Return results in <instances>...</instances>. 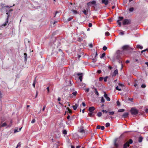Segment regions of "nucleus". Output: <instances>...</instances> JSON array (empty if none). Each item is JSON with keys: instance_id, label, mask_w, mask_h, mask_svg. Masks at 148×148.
I'll list each match as a JSON object with an SVG mask.
<instances>
[{"instance_id": "obj_32", "label": "nucleus", "mask_w": 148, "mask_h": 148, "mask_svg": "<svg viewBox=\"0 0 148 148\" xmlns=\"http://www.w3.org/2000/svg\"><path fill=\"white\" fill-rule=\"evenodd\" d=\"M110 123H107L106 124V127H107L110 126Z\"/></svg>"}, {"instance_id": "obj_4", "label": "nucleus", "mask_w": 148, "mask_h": 148, "mask_svg": "<svg viewBox=\"0 0 148 148\" xmlns=\"http://www.w3.org/2000/svg\"><path fill=\"white\" fill-rule=\"evenodd\" d=\"M131 23V21L130 19H124L123 22V25H129Z\"/></svg>"}, {"instance_id": "obj_48", "label": "nucleus", "mask_w": 148, "mask_h": 148, "mask_svg": "<svg viewBox=\"0 0 148 148\" xmlns=\"http://www.w3.org/2000/svg\"><path fill=\"white\" fill-rule=\"evenodd\" d=\"M2 92L1 91H0V99H1V98L2 97Z\"/></svg>"}, {"instance_id": "obj_12", "label": "nucleus", "mask_w": 148, "mask_h": 148, "mask_svg": "<svg viewBox=\"0 0 148 148\" xmlns=\"http://www.w3.org/2000/svg\"><path fill=\"white\" fill-rule=\"evenodd\" d=\"M8 18H9V15L7 16V18L6 19V21L2 25V26H5L7 25L8 22Z\"/></svg>"}, {"instance_id": "obj_54", "label": "nucleus", "mask_w": 148, "mask_h": 148, "mask_svg": "<svg viewBox=\"0 0 148 148\" xmlns=\"http://www.w3.org/2000/svg\"><path fill=\"white\" fill-rule=\"evenodd\" d=\"M103 49L105 51L107 49V47H103Z\"/></svg>"}, {"instance_id": "obj_2", "label": "nucleus", "mask_w": 148, "mask_h": 148, "mask_svg": "<svg viewBox=\"0 0 148 148\" xmlns=\"http://www.w3.org/2000/svg\"><path fill=\"white\" fill-rule=\"evenodd\" d=\"M133 141L131 139H129L128 141L126 142L123 145V148H127L130 146V144L132 143Z\"/></svg>"}, {"instance_id": "obj_60", "label": "nucleus", "mask_w": 148, "mask_h": 148, "mask_svg": "<svg viewBox=\"0 0 148 148\" xmlns=\"http://www.w3.org/2000/svg\"><path fill=\"white\" fill-rule=\"evenodd\" d=\"M120 34L121 35H123L124 34V32L123 31H122L120 33Z\"/></svg>"}, {"instance_id": "obj_34", "label": "nucleus", "mask_w": 148, "mask_h": 148, "mask_svg": "<svg viewBox=\"0 0 148 148\" xmlns=\"http://www.w3.org/2000/svg\"><path fill=\"white\" fill-rule=\"evenodd\" d=\"M77 94V92L75 91L74 92H73L72 93V95L74 96H75Z\"/></svg>"}, {"instance_id": "obj_53", "label": "nucleus", "mask_w": 148, "mask_h": 148, "mask_svg": "<svg viewBox=\"0 0 148 148\" xmlns=\"http://www.w3.org/2000/svg\"><path fill=\"white\" fill-rule=\"evenodd\" d=\"M73 19L72 17H69L68 19V21H69L71 20V19Z\"/></svg>"}, {"instance_id": "obj_51", "label": "nucleus", "mask_w": 148, "mask_h": 148, "mask_svg": "<svg viewBox=\"0 0 148 148\" xmlns=\"http://www.w3.org/2000/svg\"><path fill=\"white\" fill-rule=\"evenodd\" d=\"M104 127L103 126H101V129L102 130H103L104 129Z\"/></svg>"}, {"instance_id": "obj_42", "label": "nucleus", "mask_w": 148, "mask_h": 148, "mask_svg": "<svg viewBox=\"0 0 148 148\" xmlns=\"http://www.w3.org/2000/svg\"><path fill=\"white\" fill-rule=\"evenodd\" d=\"M103 79V77H100L99 78V80L100 81H101Z\"/></svg>"}, {"instance_id": "obj_43", "label": "nucleus", "mask_w": 148, "mask_h": 148, "mask_svg": "<svg viewBox=\"0 0 148 148\" xmlns=\"http://www.w3.org/2000/svg\"><path fill=\"white\" fill-rule=\"evenodd\" d=\"M146 87V85L145 84H143L141 85V87L142 88H145Z\"/></svg>"}, {"instance_id": "obj_26", "label": "nucleus", "mask_w": 148, "mask_h": 148, "mask_svg": "<svg viewBox=\"0 0 148 148\" xmlns=\"http://www.w3.org/2000/svg\"><path fill=\"white\" fill-rule=\"evenodd\" d=\"M71 11L75 14H76L78 13V12L77 10H71Z\"/></svg>"}, {"instance_id": "obj_10", "label": "nucleus", "mask_w": 148, "mask_h": 148, "mask_svg": "<svg viewBox=\"0 0 148 148\" xmlns=\"http://www.w3.org/2000/svg\"><path fill=\"white\" fill-rule=\"evenodd\" d=\"M104 97L106 99V100L107 101H110V99L109 97L108 96V95L107 94H106L105 92H104Z\"/></svg>"}, {"instance_id": "obj_14", "label": "nucleus", "mask_w": 148, "mask_h": 148, "mask_svg": "<svg viewBox=\"0 0 148 148\" xmlns=\"http://www.w3.org/2000/svg\"><path fill=\"white\" fill-rule=\"evenodd\" d=\"M129 113L128 112H125L122 115V117L123 118H126L128 116Z\"/></svg>"}, {"instance_id": "obj_52", "label": "nucleus", "mask_w": 148, "mask_h": 148, "mask_svg": "<svg viewBox=\"0 0 148 148\" xmlns=\"http://www.w3.org/2000/svg\"><path fill=\"white\" fill-rule=\"evenodd\" d=\"M133 98H128V100L131 101V102H133Z\"/></svg>"}, {"instance_id": "obj_38", "label": "nucleus", "mask_w": 148, "mask_h": 148, "mask_svg": "<svg viewBox=\"0 0 148 148\" xmlns=\"http://www.w3.org/2000/svg\"><path fill=\"white\" fill-rule=\"evenodd\" d=\"M116 90H118L119 91H121V89H120V88H119V87L118 86H116Z\"/></svg>"}, {"instance_id": "obj_62", "label": "nucleus", "mask_w": 148, "mask_h": 148, "mask_svg": "<svg viewBox=\"0 0 148 148\" xmlns=\"http://www.w3.org/2000/svg\"><path fill=\"white\" fill-rule=\"evenodd\" d=\"M82 104L84 107H85L86 106V104L85 103L83 102L82 103Z\"/></svg>"}, {"instance_id": "obj_29", "label": "nucleus", "mask_w": 148, "mask_h": 148, "mask_svg": "<svg viewBox=\"0 0 148 148\" xmlns=\"http://www.w3.org/2000/svg\"><path fill=\"white\" fill-rule=\"evenodd\" d=\"M108 114L109 115H113V114H114V111L109 112H108Z\"/></svg>"}, {"instance_id": "obj_57", "label": "nucleus", "mask_w": 148, "mask_h": 148, "mask_svg": "<svg viewBox=\"0 0 148 148\" xmlns=\"http://www.w3.org/2000/svg\"><path fill=\"white\" fill-rule=\"evenodd\" d=\"M89 88H87L86 89L85 91L86 92H88L89 91Z\"/></svg>"}, {"instance_id": "obj_24", "label": "nucleus", "mask_w": 148, "mask_h": 148, "mask_svg": "<svg viewBox=\"0 0 148 148\" xmlns=\"http://www.w3.org/2000/svg\"><path fill=\"white\" fill-rule=\"evenodd\" d=\"M125 111V109H120L118 110V112H122Z\"/></svg>"}, {"instance_id": "obj_44", "label": "nucleus", "mask_w": 148, "mask_h": 148, "mask_svg": "<svg viewBox=\"0 0 148 148\" xmlns=\"http://www.w3.org/2000/svg\"><path fill=\"white\" fill-rule=\"evenodd\" d=\"M89 46H93V45H95L93 44L92 42H91L88 44Z\"/></svg>"}, {"instance_id": "obj_45", "label": "nucleus", "mask_w": 148, "mask_h": 148, "mask_svg": "<svg viewBox=\"0 0 148 148\" xmlns=\"http://www.w3.org/2000/svg\"><path fill=\"white\" fill-rule=\"evenodd\" d=\"M20 146H21V143L20 142V143H19L17 145L16 148H17L18 147H20Z\"/></svg>"}, {"instance_id": "obj_13", "label": "nucleus", "mask_w": 148, "mask_h": 148, "mask_svg": "<svg viewBox=\"0 0 148 148\" xmlns=\"http://www.w3.org/2000/svg\"><path fill=\"white\" fill-rule=\"evenodd\" d=\"M95 109V108L94 107L91 106L89 108L88 110L90 112H92Z\"/></svg>"}, {"instance_id": "obj_49", "label": "nucleus", "mask_w": 148, "mask_h": 148, "mask_svg": "<svg viewBox=\"0 0 148 148\" xmlns=\"http://www.w3.org/2000/svg\"><path fill=\"white\" fill-rule=\"evenodd\" d=\"M101 126H100V125H98L97 126L96 128L97 129H101Z\"/></svg>"}, {"instance_id": "obj_23", "label": "nucleus", "mask_w": 148, "mask_h": 148, "mask_svg": "<svg viewBox=\"0 0 148 148\" xmlns=\"http://www.w3.org/2000/svg\"><path fill=\"white\" fill-rule=\"evenodd\" d=\"M88 115L89 116L92 117L94 115V114H93L92 112H90L88 113Z\"/></svg>"}, {"instance_id": "obj_1", "label": "nucleus", "mask_w": 148, "mask_h": 148, "mask_svg": "<svg viewBox=\"0 0 148 148\" xmlns=\"http://www.w3.org/2000/svg\"><path fill=\"white\" fill-rule=\"evenodd\" d=\"M122 51L117 50L115 54V58L119 62L121 61V56L123 54L130 53L133 50V49L130 47H122Z\"/></svg>"}, {"instance_id": "obj_18", "label": "nucleus", "mask_w": 148, "mask_h": 148, "mask_svg": "<svg viewBox=\"0 0 148 148\" xmlns=\"http://www.w3.org/2000/svg\"><path fill=\"white\" fill-rule=\"evenodd\" d=\"M94 89V92L95 94H96L97 96H98L99 95V94L98 92L97 91V89L96 88H95Z\"/></svg>"}, {"instance_id": "obj_3", "label": "nucleus", "mask_w": 148, "mask_h": 148, "mask_svg": "<svg viewBox=\"0 0 148 148\" xmlns=\"http://www.w3.org/2000/svg\"><path fill=\"white\" fill-rule=\"evenodd\" d=\"M130 112L132 115H136L138 113V111L135 108H133L131 109Z\"/></svg>"}, {"instance_id": "obj_21", "label": "nucleus", "mask_w": 148, "mask_h": 148, "mask_svg": "<svg viewBox=\"0 0 148 148\" xmlns=\"http://www.w3.org/2000/svg\"><path fill=\"white\" fill-rule=\"evenodd\" d=\"M36 77H35L34 78V80L33 83V87L35 88V85L36 84Z\"/></svg>"}, {"instance_id": "obj_9", "label": "nucleus", "mask_w": 148, "mask_h": 148, "mask_svg": "<svg viewBox=\"0 0 148 148\" xmlns=\"http://www.w3.org/2000/svg\"><path fill=\"white\" fill-rule=\"evenodd\" d=\"M82 12L85 15H87L88 12V10L87 8H86V9L83 10Z\"/></svg>"}, {"instance_id": "obj_55", "label": "nucleus", "mask_w": 148, "mask_h": 148, "mask_svg": "<svg viewBox=\"0 0 148 148\" xmlns=\"http://www.w3.org/2000/svg\"><path fill=\"white\" fill-rule=\"evenodd\" d=\"M18 132H19V131L18 130V129H15L14 130V132L15 133Z\"/></svg>"}, {"instance_id": "obj_17", "label": "nucleus", "mask_w": 148, "mask_h": 148, "mask_svg": "<svg viewBox=\"0 0 148 148\" xmlns=\"http://www.w3.org/2000/svg\"><path fill=\"white\" fill-rule=\"evenodd\" d=\"M116 140H115L114 142V146L116 148H117L118 147L119 145L118 143H116Z\"/></svg>"}, {"instance_id": "obj_8", "label": "nucleus", "mask_w": 148, "mask_h": 148, "mask_svg": "<svg viewBox=\"0 0 148 148\" xmlns=\"http://www.w3.org/2000/svg\"><path fill=\"white\" fill-rule=\"evenodd\" d=\"M77 75L79 76V78L80 81L82 82V78L83 77V73H78Z\"/></svg>"}, {"instance_id": "obj_46", "label": "nucleus", "mask_w": 148, "mask_h": 148, "mask_svg": "<svg viewBox=\"0 0 148 148\" xmlns=\"http://www.w3.org/2000/svg\"><path fill=\"white\" fill-rule=\"evenodd\" d=\"M119 20H120V21H121L122 20L123 18V17L119 16Z\"/></svg>"}, {"instance_id": "obj_5", "label": "nucleus", "mask_w": 148, "mask_h": 148, "mask_svg": "<svg viewBox=\"0 0 148 148\" xmlns=\"http://www.w3.org/2000/svg\"><path fill=\"white\" fill-rule=\"evenodd\" d=\"M12 7V6H6L5 7L8 8L7 9H6V14L8 15V16L9 15V17L10 16V14L9 13L13 11L12 9H10L9 8Z\"/></svg>"}, {"instance_id": "obj_56", "label": "nucleus", "mask_w": 148, "mask_h": 148, "mask_svg": "<svg viewBox=\"0 0 148 148\" xmlns=\"http://www.w3.org/2000/svg\"><path fill=\"white\" fill-rule=\"evenodd\" d=\"M35 119H34L32 120L31 123H34L35 122Z\"/></svg>"}, {"instance_id": "obj_59", "label": "nucleus", "mask_w": 148, "mask_h": 148, "mask_svg": "<svg viewBox=\"0 0 148 148\" xmlns=\"http://www.w3.org/2000/svg\"><path fill=\"white\" fill-rule=\"evenodd\" d=\"M112 60L113 62H114L115 61V58H112Z\"/></svg>"}, {"instance_id": "obj_40", "label": "nucleus", "mask_w": 148, "mask_h": 148, "mask_svg": "<svg viewBox=\"0 0 148 148\" xmlns=\"http://www.w3.org/2000/svg\"><path fill=\"white\" fill-rule=\"evenodd\" d=\"M108 78V76H106V77H105L104 78H103L104 79V81L105 82H106L107 81V79Z\"/></svg>"}, {"instance_id": "obj_25", "label": "nucleus", "mask_w": 148, "mask_h": 148, "mask_svg": "<svg viewBox=\"0 0 148 148\" xmlns=\"http://www.w3.org/2000/svg\"><path fill=\"white\" fill-rule=\"evenodd\" d=\"M83 40V38L82 37H79L78 38V40L79 42H81Z\"/></svg>"}, {"instance_id": "obj_7", "label": "nucleus", "mask_w": 148, "mask_h": 148, "mask_svg": "<svg viewBox=\"0 0 148 148\" xmlns=\"http://www.w3.org/2000/svg\"><path fill=\"white\" fill-rule=\"evenodd\" d=\"M24 42L25 46H29L30 45V43L28 39L27 38L25 39Z\"/></svg>"}, {"instance_id": "obj_30", "label": "nucleus", "mask_w": 148, "mask_h": 148, "mask_svg": "<svg viewBox=\"0 0 148 148\" xmlns=\"http://www.w3.org/2000/svg\"><path fill=\"white\" fill-rule=\"evenodd\" d=\"M102 113L101 112H99L97 114V116L98 117H101L102 115Z\"/></svg>"}, {"instance_id": "obj_16", "label": "nucleus", "mask_w": 148, "mask_h": 148, "mask_svg": "<svg viewBox=\"0 0 148 148\" xmlns=\"http://www.w3.org/2000/svg\"><path fill=\"white\" fill-rule=\"evenodd\" d=\"M7 125V124L6 123H3L2 122H1L0 124V127H4Z\"/></svg>"}, {"instance_id": "obj_61", "label": "nucleus", "mask_w": 148, "mask_h": 148, "mask_svg": "<svg viewBox=\"0 0 148 148\" xmlns=\"http://www.w3.org/2000/svg\"><path fill=\"white\" fill-rule=\"evenodd\" d=\"M38 94V91H36V97H35V98H36L37 97Z\"/></svg>"}, {"instance_id": "obj_28", "label": "nucleus", "mask_w": 148, "mask_h": 148, "mask_svg": "<svg viewBox=\"0 0 148 148\" xmlns=\"http://www.w3.org/2000/svg\"><path fill=\"white\" fill-rule=\"evenodd\" d=\"M106 53H103L101 55V56H100V58H103L105 56Z\"/></svg>"}, {"instance_id": "obj_39", "label": "nucleus", "mask_w": 148, "mask_h": 148, "mask_svg": "<svg viewBox=\"0 0 148 148\" xmlns=\"http://www.w3.org/2000/svg\"><path fill=\"white\" fill-rule=\"evenodd\" d=\"M105 35L106 36H108L110 35V33L108 32H106L105 33Z\"/></svg>"}, {"instance_id": "obj_27", "label": "nucleus", "mask_w": 148, "mask_h": 148, "mask_svg": "<svg viewBox=\"0 0 148 148\" xmlns=\"http://www.w3.org/2000/svg\"><path fill=\"white\" fill-rule=\"evenodd\" d=\"M145 51H147V52L148 51V48H147V49H144V50H142L141 51V53H143L144 52H145Z\"/></svg>"}, {"instance_id": "obj_11", "label": "nucleus", "mask_w": 148, "mask_h": 148, "mask_svg": "<svg viewBox=\"0 0 148 148\" xmlns=\"http://www.w3.org/2000/svg\"><path fill=\"white\" fill-rule=\"evenodd\" d=\"M108 0H102L101 3L104 4L105 5H107L108 3Z\"/></svg>"}, {"instance_id": "obj_22", "label": "nucleus", "mask_w": 148, "mask_h": 148, "mask_svg": "<svg viewBox=\"0 0 148 148\" xmlns=\"http://www.w3.org/2000/svg\"><path fill=\"white\" fill-rule=\"evenodd\" d=\"M143 138L142 137H140L138 138V142L140 143L142 142L143 140Z\"/></svg>"}, {"instance_id": "obj_6", "label": "nucleus", "mask_w": 148, "mask_h": 148, "mask_svg": "<svg viewBox=\"0 0 148 148\" xmlns=\"http://www.w3.org/2000/svg\"><path fill=\"white\" fill-rule=\"evenodd\" d=\"M87 5L88 6H91L92 5H93L94 6H96L97 4L96 1L95 0L90 1L87 3Z\"/></svg>"}, {"instance_id": "obj_19", "label": "nucleus", "mask_w": 148, "mask_h": 148, "mask_svg": "<svg viewBox=\"0 0 148 148\" xmlns=\"http://www.w3.org/2000/svg\"><path fill=\"white\" fill-rule=\"evenodd\" d=\"M78 106V105L77 104H76L75 105L73 106V108L74 110H76Z\"/></svg>"}, {"instance_id": "obj_37", "label": "nucleus", "mask_w": 148, "mask_h": 148, "mask_svg": "<svg viewBox=\"0 0 148 148\" xmlns=\"http://www.w3.org/2000/svg\"><path fill=\"white\" fill-rule=\"evenodd\" d=\"M117 105L118 106H120V103L119 101H116Z\"/></svg>"}, {"instance_id": "obj_20", "label": "nucleus", "mask_w": 148, "mask_h": 148, "mask_svg": "<svg viewBox=\"0 0 148 148\" xmlns=\"http://www.w3.org/2000/svg\"><path fill=\"white\" fill-rule=\"evenodd\" d=\"M79 132L82 133H84L85 132V131L83 127H82L80 129Z\"/></svg>"}, {"instance_id": "obj_47", "label": "nucleus", "mask_w": 148, "mask_h": 148, "mask_svg": "<svg viewBox=\"0 0 148 148\" xmlns=\"http://www.w3.org/2000/svg\"><path fill=\"white\" fill-rule=\"evenodd\" d=\"M102 112L103 113H108V111L106 110H103Z\"/></svg>"}, {"instance_id": "obj_41", "label": "nucleus", "mask_w": 148, "mask_h": 148, "mask_svg": "<svg viewBox=\"0 0 148 148\" xmlns=\"http://www.w3.org/2000/svg\"><path fill=\"white\" fill-rule=\"evenodd\" d=\"M101 102L102 103H103L105 101V100L104 99V98H103V97H102L101 98Z\"/></svg>"}, {"instance_id": "obj_63", "label": "nucleus", "mask_w": 148, "mask_h": 148, "mask_svg": "<svg viewBox=\"0 0 148 148\" xmlns=\"http://www.w3.org/2000/svg\"><path fill=\"white\" fill-rule=\"evenodd\" d=\"M97 72L99 74H100L101 73V70H98L97 71Z\"/></svg>"}, {"instance_id": "obj_15", "label": "nucleus", "mask_w": 148, "mask_h": 148, "mask_svg": "<svg viewBox=\"0 0 148 148\" xmlns=\"http://www.w3.org/2000/svg\"><path fill=\"white\" fill-rule=\"evenodd\" d=\"M118 73V71L117 69H116L114 70V72L113 74L112 75V76L113 77H115V76Z\"/></svg>"}, {"instance_id": "obj_64", "label": "nucleus", "mask_w": 148, "mask_h": 148, "mask_svg": "<svg viewBox=\"0 0 148 148\" xmlns=\"http://www.w3.org/2000/svg\"><path fill=\"white\" fill-rule=\"evenodd\" d=\"M145 112L146 113H148V108L145 110Z\"/></svg>"}, {"instance_id": "obj_31", "label": "nucleus", "mask_w": 148, "mask_h": 148, "mask_svg": "<svg viewBox=\"0 0 148 148\" xmlns=\"http://www.w3.org/2000/svg\"><path fill=\"white\" fill-rule=\"evenodd\" d=\"M63 133L64 134L66 135L67 134V131L66 130H64L63 131Z\"/></svg>"}, {"instance_id": "obj_58", "label": "nucleus", "mask_w": 148, "mask_h": 148, "mask_svg": "<svg viewBox=\"0 0 148 148\" xmlns=\"http://www.w3.org/2000/svg\"><path fill=\"white\" fill-rule=\"evenodd\" d=\"M46 106L45 105L44 106L43 108L42 109V111H44L45 110V108H46Z\"/></svg>"}, {"instance_id": "obj_36", "label": "nucleus", "mask_w": 148, "mask_h": 148, "mask_svg": "<svg viewBox=\"0 0 148 148\" xmlns=\"http://www.w3.org/2000/svg\"><path fill=\"white\" fill-rule=\"evenodd\" d=\"M24 54L25 56V60H26L27 55L26 53H24Z\"/></svg>"}, {"instance_id": "obj_35", "label": "nucleus", "mask_w": 148, "mask_h": 148, "mask_svg": "<svg viewBox=\"0 0 148 148\" xmlns=\"http://www.w3.org/2000/svg\"><path fill=\"white\" fill-rule=\"evenodd\" d=\"M134 10V8L133 7L131 8H130L129 9V10L130 11V12H133V11Z\"/></svg>"}, {"instance_id": "obj_33", "label": "nucleus", "mask_w": 148, "mask_h": 148, "mask_svg": "<svg viewBox=\"0 0 148 148\" xmlns=\"http://www.w3.org/2000/svg\"><path fill=\"white\" fill-rule=\"evenodd\" d=\"M117 23H118L120 27H121V23L120 22V20H118L117 21Z\"/></svg>"}, {"instance_id": "obj_50", "label": "nucleus", "mask_w": 148, "mask_h": 148, "mask_svg": "<svg viewBox=\"0 0 148 148\" xmlns=\"http://www.w3.org/2000/svg\"><path fill=\"white\" fill-rule=\"evenodd\" d=\"M92 24L91 23H89L88 24V27H92Z\"/></svg>"}]
</instances>
